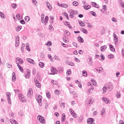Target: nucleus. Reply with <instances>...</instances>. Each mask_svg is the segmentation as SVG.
<instances>
[{"label":"nucleus","instance_id":"f257e3e1","mask_svg":"<svg viewBox=\"0 0 124 124\" xmlns=\"http://www.w3.org/2000/svg\"><path fill=\"white\" fill-rule=\"evenodd\" d=\"M113 37L115 45H118V42H119V38L115 32H113Z\"/></svg>","mask_w":124,"mask_h":124},{"label":"nucleus","instance_id":"f03ea898","mask_svg":"<svg viewBox=\"0 0 124 124\" xmlns=\"http://www.w3.org/2000/svg\"><path fill=\"white\" fill-rule=\"evenodd\" d=\"M37 119L41 124H45V120L44 119V117H42L41 115H38Z\"/></svg>","mask_w":124,"mask_h":124},{"label":"nucleus","instance_id":"7ed1b4c3","mask_svg":"<svg viewBox=\"0 0 124 124\" xmlns=\"http://www.w3.org/2000/svg\"><path fill=\"white\" fill-rule=\"evenodd\" d=\"M37 119L41 124H45V120L44 119V117H42L41 115H38Z\"/></svg>","mask_w":124,"mask_h":124},{"label":"nucleus","instance_id":"20e7f679","mask_svg":"<svg viewBox=\"0 0 124 124\" xmlns=\"http://www.w3.org/2000/svg\"><path fill=\"white\" fill-rule=\"evenodd\" d=\"M20 44V38L19 36L17 35L16 36V47H18Z\"/></svg>","mask_w":124,"mask_h":124},{"label":"nucleus","instance_id":"39448f33","mask_svg":"<svg viewBox=\"0 0 124 124\" xmlns=\"http://www.w3.org/2000/svg\"><path fill=\"white\" fill-rule=\"evenodd\" d=\"M18 97L20 101L22 102H26V99H25V96L22 94H19L18 95Z\"/></svg>","mask_w":124,"mask_h":124},{"label":"nucleus","instance_id":"423d86ee","mask_svg":"<svg viewBox=\"0 0 124 124\" xmlns=\"http://www.w3.org/2000/svg\"><path fill=\"white\" fill-rule=\"evenodd\" d=\"M33 93V92H32V89L30 88L28 90V93H27V97H31V95Z\"/></svg>","mask_w":124,"mask_h":124},{"label":"nucleus","instance_id":"0eeeda50","mask_svg":"<svg viewBox=\"0 0 124 124\" xmlns=\"http://www.w3.org/2000/svg\"><path fill=\"white\" fill-rule=\"evenodd\" d=\"M27 71V73L25 76V78H26V79H29V78H30V77H31V70H30V69H27L26 70Z\"/></svg>","mask_w":124,"mask_h":124},{"label":"nucleus","instance_id":"6e6552de","mask_svg":"<svg viewBox=\"0 0 124 124\" xmlns=\"http://www.w3.org/2000/svg\"><path fill=\"white\" fill-rule=\"evenodd\" d=\"M69 111L73 118H77V114L74 112L73 109L70 108Z\"/></svg>","mask_w":124,"mask_h":124},{"label":"nucleus","instance_id":"1a4fd4ad","mask_svg":"<svg viewBox=\"0 0 124 124\" xmlns=\"http://www.w3.org/2000/svg\"><path fill=\"white\" fill-rule=\"evenodd\" d=\"M113 84H112V83H108L107 88L108 89V92H111V91H112V90H113Z\"/></svg>","mask_w":124,"mask_h":124},{"label":"nucleus","instance_id":"9d476101","mask_svg":"<svg viewBox=\"0 0 124 124\" xmlns=\"http://www.w3.org/2000/svg\"><path fill=\"white\" fill-rule=\"evenodd\" d=\"M86 103L87 105H90V104H93V100L91 98H88L86 100Z\"/></svg>","mask_w":124,"mask_h":124},{"label":"nucleus","instance_id":"9b49d317","mask_svg":"<svg viewBox=\"0 0 124 124\" xmlns=\"http://www.w3.org/2000/svg\"><path fill=\"white\" fill-rule=\"evenodd\" d=\"M16 60H17L16 62H19V64H23L24 63V60H23V59L19 57L16 58Z\"/></svg>","mask_w":124,"mask_h":124},{"label":"nucleus","instance_id":"f8f14e48","mask_svg":"<svg viewBox=\"0 0 124 124\" xmlns=\"http://www.w3.org/2000/svg\"><path fill=\"white\" fill-rule=\"evenodd\" d=\"M36 99L37 102H42V96L41 95H38L36 97Z\"/></svg>","mask_w":124,"mask_h":124},{"label":"nucleus","instance_id":"ddd939ff","mask_svg":"<svg viewBox=\"0 0 124 124\" xmlns=\"http://www.w3.org/2000/svg\"><path fill=\"white\" fill-rule=\"evenodd\" d=\"M94 122V119L92 118H90L87 119V124H93Z\"/></svg>","mask_w":124,"mask_h":124},{"label":"nucleus","instance_id":"4468645a","mask_svg":"<svg viewBox=\"0 0 124 124\" xmlns=\"http://www.w3.org/2000/svg\"><path fill=\"white\" fill-rule=\"evenodd\" d=\"M16 63L17 64V66L19 68L20 71H21V72H23L24 71V69H23L22 66L19 64V62H18V61H16Z\"/></svg>","mask_w":124,"mask_h":124},{"label":"nucleus","instance_id":"2eb2a0df","mask_svg":"<svg viewBox=\"0 0 124 124\" xmlns=\"http://www.w3.org/2000/svg\"><path fill=\"white\" fill-rule=\"evenodd\" d=\"M46 4L49 10H52V8H53V7L51 6V4H50V2L46 1Z\"/></svg>","mask_w":124,"mask_h":124},{"label":"nucleus","instance_id":"dca6fc26","mask_svg":"<svg viewBox=\"0 0 124 124\" xmlns=\"http://www.w3.org/2000/svg\"><path fill=\"white\" fill-rule=\"evenodd\" d=\"M69 13L70 14H72V15H75V14H77V10H73L72 9H70L69 11Z\"/></svg>","mask_w":124,"mask_h":124},{"label":"nucleus","instance_id":"f3484780","mask_svg":"<svg viewBox=\"0 0 124 124\" xmlns=\"http://www.w3.org/2000/svg\"><path fill=\"white\" fill-rule=\"evenodd\" d=\"M87 61L88 62L89 65H90V66H92V65H93V58H92L91 57H89L88 58Z\"/></svg>","mask_w":124,"mask_h":124},{"label":"nucleus","instance_id":"a211bd4d","mask_svg":"<svg viewBox=\"0 0 124 124\" xmlns=\"http://www.w3.org/2000/svg\"><path fill=\"white\" fill-rule=\"evenodd\" d=\"M27 62H30V63H32V64H35V62H34V61H33V60L31 58H27Z\"/></svg>","mask_w":124,"mask_h":124},{"label":"nucleus","instance_id":"6ab92c4d","mask_svg":"<svg viewBox=\"0 0 124 124\" xmlns=\"http://www.w3.org/2000/svg\"><path fill=\"white\" fill-rule=\"evenodd\" d=\"M78 42H80V43H84V39L83 38H82V37L78 36Z\"/></svg>","mask_w":124,"mask_h":124},{"label":"nucleus","instance_id":"aec40b11","mask_svg":"<svg viewBox=\"0 0 124 124\" xmlns=\"http://www.w3.org/2000/svg\"><path fill=\"white\" fill-rule=\"evenodd\" d=\"M106 49H107V46H106V45H105L104 46H101L100 47L101 52H103V51H105V50H106Z\"/></svg>","mask_w":124,"mask_h":124},{"label":"nucleus","instance_id":"412c9836","mask_svg":"<svg viewBox=\"0 0 124 124\" xmlns=\"http://www.w3.org/2000/svg\"><path fill=\"white\" fill-rule=\"evenodd\" d=\"M12 80L13 82H15V81H16V75L14 72L12 73Z\"/></svg>","mask_w":124,"mask_h":124},{"label":"nucleus","instance_id":"4be33fe9","mask_svg":"<svg viewBox=\"0 0 124 124\" xmlns=\"http://www.w3.org/2000/svg\"><path fill=\"white\" fill-rule=\"evenodd\" d=\"M51 72L53 75H55V74H57V73H58V71H57V69L54 68H51Z\"/></svg>","mask_w":124,"mask_h":124},{"label":"nucleus","instance_id":"5701e85b","mask_svg":"<svg viewBox=\"0 0 124 124\" xmlns=\"http://www.w3.org/2000/svg\"><path fill=\"white\" fill-rule=\"evenodd\" d=\"M39 66L41 68H43L44 66H45V64L43 62H39Z\"/></svg>","mask_w":124,"mask_h":124},{"label":"nucleus","instance_id":"b1692460","mask_svg":"<svg viewBox=\"0 0 124 124\" xmlns=\"http://www.w3.org/2000/svg\"><path fill=\"white\" fill-rule=\"evenodd\" d=\"M91 7V5H88V6H87L86 5H83V8H84V9H85V10H89V9H90Z\"/></svg>","mask_w":124,"mask_h":124},{"label":"nucleus","instance_id":"393cba45","mask_svg":"<svg viewBox=\"0 0 124 124\" xmlns=\"http://www.w3.org/2000/svg\"><path fill=\"white\" fill-rule=\"evenodd\" d=\"M109 49L111 52H115V48L114 47V46L112 45H109Z\"/></svg>","mask_w":124,"mask_h":124},{"label":"nucleus","instance_id":"a878e982","mask_svg":"<svg viewBox=\"0 0 124 124\" xmlns=\"http://www.w3.org/2000/svg\"><path fill=\"white\" fill-rule=\"evenodd\" d=\"M95 70H96V71H97L98 73H100L101 71H102V70H103V68L101 67H100L97 69H95Z\"/></svg>","mask_w":124,"mask_h":124},{"label":"nucleus","instance_id":"bb28decb","mask_svg":"<svg viewBox=\"0 0 124 124\" xmlns=\"http://www.w3.org/2000/svg\"><path fill=\"white\" fill-rule=\"evenodd\" d=\"M62 39L65 43H67V37H66V35H63Z\"/></svg>","mask_w":124,"mask_h":124},{"label":"nucleus","instance_id":"cd10ccee","mask_svg":"<svg viewBox=\"0 0 124 124\" xmlns=\"http://www.w3.org/2000/svg\"><path fill=\"white\" fill-rule=\"evenodd\" d=\"M22 29H23V27H22V26H18L16 28V31H21V30H22Z\"/></svg>","mask_w":124,"mask_h":124},{"label":"nucleus","instance_id":"c85d7f7f","mask_svg":"<svg viewBox=\"0 0 124 124\" xmlns=\"http://www.w3.org/2000/svg\"><path fill=\"white\" fill-rule=\"evenodd\" d=\"M58 70L59 73H62V72H63V67L62 66L59 67Z\"/></svg>","mask_w":124,"mask_h":124},{"label":"nucleus","instance_id":"c756f323","mask_svg":"<svg viewBox=\"0 0 124 124\" xmlns=\"http://www.w3.org/2000/svg\"><path fill=\"white\" fill-rule=\"evenodd\" d=\"M102 91H103V93H106V92H107V91H108V89L107 87H104L102 88Z\"/></svg>","mask_w":124,"mask_h":124},{"label":"nucleus","instance_id":"7c9ffc66","mask_svg":"<svg viewBox=\"0 0 124 124\" xmlns=\"http://www.w3.org/2000/svg\"><path fill=\"white\" fill-rule=\"evenodd\" d=\"M81 31L83 32V33H85V34H88V31H87V30L82 28L81 29Z\"/></svg>","mask_w":124,"mask_h":124},{"label":"nucleus","instance_id":"2f4dec72","mask_svg":"<svg viewBox=\"0 0 124 124\" xmlns=\"http://www.w3.org/2000/svg\"><path fill=\"white\" fill-rule=\"evenodd\" d=\"M78 22H79V24L81 27H85V23L83 22V21L81 20L80 21L78 20Z\"/></svg>","mask_w":124,"mask_h":124},{"label":"nucleus","instance_id":"473e14b6","mask_svg":"<svg viewBox=\"0 0 124 124\" xmlns=\"http://www.w3.org/2000/svg\"><path fill=\"white\" fill-rule=\"evenodd\" d=\"M61 6L62 7H63L64 8H67V7H68V5L65 3H63L61 4Z\"/></svg>","mask_w":124,"mask_h":124},{"label":"nucleus","instance_id":"72a5a7b5","mask_svg":"<svg viewBox=\"0 0 124 124\" xmlns=\"http://www.w3.org/2000/svg\"><path fill=\"white\" fill-rule=\"evenodd\" d=\"M10 122L12 124H18V122H17L16 120L14 119H11Z\"/></svg>","mask_w":124,"mask_h":124},{"label":"nucleus","instance_id":"f704fd0d","mask_svg":"<svg viewBox=\"0 0 124 124\" xmlns=\"http://www.w3.org/2000/svg\"><path fill=\"white\" fill-rule=\"evenodd\" d=\"M26 49L27 50V51H28V52H30V51H31V48H30V44H29L28 43L26 44Z\"/></svg>","mask_w":124,"mask_h":124},{"label":"nucleus","instance_id":"c9c22d12","mask_svg":"<svg viewBox=\"0 0 124 124\" xmlns=\"http://www.w3.org/2000/svg\"><path fill=\"white\" fill-rule=\"evenodd\" d=\"M46 96L47 98H51V94L49 92H46Z\"/></svg>","mask_w":124,"mask_h":124},{"label":"nucleus","instance_id":"e433bc0d","mask_svg":"<svg viewBox=\"0 0 124 124\" xmlns=\"http://www.w3.org/2000/svg\"><path fill=\"white\" fill-rule=\"evenodd\" d=\"M103 100L104 101H105V103L107 104H108V103H109V100H108V99L106 98H102Z\"/></svg>","mask_w":124,"mask_h":124},{"label":"nucleus","instance_id":"4c0bfd02","mask_svg":"<svg viewBox=\"0 0 124 124\" xmlns=\"http://www.w3.org/2000/svg\"><path fill=\"white\" fill-rule=\"evenodd\" d=\"M73 4L74 6H78L79 3H78L77 1H74L73 2Z\"/></svg>","mask_w":124,"mask_h":124},{"label":"nucleus","instance_id":"58836bf2","mask_svg":"<svg viewBox=\"0 0 124 124\" xmlns=\"http://www.w3.org/2000/svg\"><path fill=\"white\" fill-rule=\"evenodd\" d=\"M116 96L117 98H121V93L119 92H117Z\"/></svg>","mask_w":124,"mask_h":124},{"label":"nucleus","instance_id":"ea45409f","mask_svg":"<svg viewBox=\"0 0 124 124\" xmlns=\"http://www.w3.org/2000/svg\"><path fill=\"white\" fill-rule=\"evenodd\" d=\"M6 94L7 95V98H10V96H11V93L9 92H7Z\"/></svg>","mask_w":124,"mask_h":124},{"label":"nucleus","instance_id":"a19ab883","mask_svg":"<svg viewBox=\"0 0 124 124\" xmlns=\"http://www.w3.org/2000/svg\"><path fill=\"white\" fill-rule=\"evenodd\" d=\"M82 75H83V76H84L85 77H87V72L86 71H82Z\"/></svg>","mask_w":124,"mask_h":124},{"label":"nucleus","instance_id":"79ce46f5","mask_svg":"<svg viewBox=\"0 0 124 124\" xmlns=\"http://www.w3.org/2000/svg\"><path fill=\"white\" fill-rule=\"evenodd\" d=\"M25 20L26 21V22H29V21H30V16H25Z\"/></svg>","mask_w":124,"mask_h":124},{"label":"nucleus","instance_id":"37998d69","mask_svg":"<svg viewBox=\"0 0 124 124\" xmlns=\"http://www.w3.org/2000/svg\"><path fill=\"white\" fill-rule=\"evenodd\" d=\"M108 59H114V55L113 54L108 55Z\"/></svg>","mask_w":124,"mask_h":124},{"label":"nucleus","instance_id":"c03bdc74","mask_svg":"<svg viewBox=\"0 0 124 124\" xmlns=\"http://www.w3.org/2000/svg\"><path fill=\"white\" fill-rule=\"evenodd\" d=\"M101 114H102V116L103 115V114H105L106 113V111H105V108H103V109L101 110Z\"/></svg>","mask_w":124,"mask_h":124},{"label":"nucleus","instance_id":"a18cd8bd","mask_svg":"<svg viewBox=\"0 0 124 124\" xmlns=\"http://www.w3.org/2000/svg\"><path fill=\"white\" fill-rule=\"evenodd\" d=\"M11 6L13 7V8H17V4H12Z\"/></svg>","mask_w":124,"mask_h":124},{"label":"nucleus","instance_id":"49530a36","mask_svg":"<svg viewBox=\"0 0 124 124\" xmlns=\"http://www.w3.org/2000/svg\"><path fill=\"white\" fill-rule=\"evenodd\" d=\"M90 14H91V15H92L93 16H96V13H95V12L93 11L90 12Z\"/></svg>","mask_w":124,"mask_h":124},{"label":"nucleus","instance_id":"de8ad7c7","mask_svg":"<svg viewBox=\"0 0 124 124\" xmlns=\"http://www.w3.org/2000/svg\"><path fill=\"white\" fill-rule=\"evenodd\" d=\"M0 16L2 19H4V15L1 12H0Z\"/></svg>","mask_w":124,"mask_h":124},{"label":"nucleus","instance_id":"09e8293b","mask_svg":"<svg viewBox=\"0 0 124 124\" xmlns=\"http://www.w3.org/2000/svg\"><path fill=\"white\" fill-rule=\"evenodd\" d=\"M48 58H49V60L51 61H53V57H52V55L51 54H48Z\"/></svg>","mask_w":124,"mask_h":124},{"label":"nucleus","instance_id":"8fccbe9b","mask_svg":"<svg viewBox=\"0 0 124 124\" xmlns=\"http://www.w3.org/2000/svg\"><path fill=\"white\" fill-rule=\"evenodd\" d=\"M67 74H68V75H71V70L69 69L67 71Z\"/></svg>","mask_w":124,"mask_h":124},{"label":"nucleus","instance_id":"3c124183","mask_svg":"<svg viewBox=\"0 0 124 124\" xmlns=\"http://www.w3.org/2000/svg\"><path fill=\"white\" fill-rule=\"evenodd\" d=\"M47 46H52V42L51 41H48L47 44H46Z\"/></svg>","mask_w":124,"mask_h":124},{"label":"nucleus","instance_id":"603ef678","mask_svg":"<svg viewBox=\"0 0 124 124\" xmlns=\"http://www.w3.org/2000/svg\"><path fill=\"white\" fill-rule=\"evenodd\" d=\"M100 57H101V59L102 61H104V60H105V57H104V55L101 54Z\"/></svg>","mask_w":124,"mask_h":124},{"label":"nucleus","instance_id":"864d4df0","mask_svg":"<svg viewBox=\"0 0 124 124\" xmlns=\"http://www.w3.org/2000/svg\"><path fill=\"white\" fill-rule=\"evenodd\" d=\"M20 23H21L22 25H25V20L24 19H21L20 20Z\"/></svg>","mask_w":124,"mask_h":124},{"label":"nucleus","instance_id":"5fc2aeb1","mask_svg":"<svg viewBox=\"0 0 124 124\" xmlns=\"http://www.w3.org/2000/svg\"><path fill=\"white\" fill-rule=\"evenodd\" d=\"M93 25H92L90 23H88V26H87V28H88L89 29H90V28H93Z\"/></svg>","mask_w":124,"mask_h":124},{"label":"nucleus","instance_id":"6e6d98bb","mask_svg":"<svg viewBox=\"0 0 124 124\" xmlns=\"http://www.w3.org/2000/svg\"><path fill=\"white\" fill-rule=\"evenodd\" d=\"M51 83L53 84V85H57V81L56 80H52Z\"/></svg>","mask_w":124,"mask_h":124},{"label":"nucleus","instance_id":"4d7b16f0","mask_svg":"<svg viewBox=\"0 0 124 124\" xmlns=\"http://www.w3.org/2000/svg\"><path fill=\"white\" fill-rule=\"evenodd\" d=\"M8 102L9 104H11V98H7Z\"/></svg>","mask_w":124,"mask_h":124},{"label":"nucleus","instance_id":"13d9d810","mask_svg":"<svg viewBox=\"0 0 124 124\" xmlns=\"http://www.w3.org/2000/svg\"><path fill=\"white\" fill-rule=\"evenodd\" d=\"M65 120V115L64 114L62 118V122H64Z\"/></svg>","mask_w":124,"mask_h":124},{"label":"nucleus","instance_id":"bf43d9fd","mask_svg":"<svg viewBox=\"0 0 124 124\" xmlns=\"http://www.w3.org/2000/svg\"><path fill=\"white\" fill-rule=\"evenodd\" d=\"M75 60L76 61V62H80V60L76 57L75 58Z\"/></svg>","mask_w":124,"mask_h":124},{"label":"nucleus","instance_id":"052dcab7","mask_svg":"<svg viewBox=\"0 0 124 124\" xmlns=\"http://www.w3.org/2000/svg\"><path fill=\"white\" fill-rule=\"evenodd\" d=\"M36 87H37V88H40L41 85H40V83L38 82L37 84H36Z\"/></svg>","mask_w":124,"mask_h":124},{"label":"nucleus","instance_id":"680f3d73","mask_svg":"<svg viewBox=\"0 0 124 124\" xmlns=\"http://www.w3.org/2000/svg\"><path fill=\"white\" fill-rule=\"evenodd\" d=\"M70 93H71V94H76V92L70 91Z\"/></svg>","mask_w":124,"mask_h":124},{"label":"nucleus","instance_id":"e2e57ef3","mask_svg":"<svg viewBox=\"0 0 124 124\" xmlns=\"http://www.w3.org/2000/svg\"><path fill=\"white\" fill-rule=\"evenodd\" d=\"M54 59L56 60V61H59V57H58L57 56H55L54 57Z\"/></svg>","mask_w":124,"mask_h":124},{"label":"nucleus","instance_id":"0e129e2a","mask_svg":"<svg viewBox=\"0 0 124 124\" xmlns=\"http://www.w3.org/2000/svg\"><path fill=\"white\" fill-rule=\"evenodd\" d=\"M49 20V17H48L47 16H46L45 18V20L44 21H48Z\"/></svg>","mask_w":124,"mask_h":124},{"label":"nucleus","instance_id":"69168bd1","mask_svg":"<svg viewBox=\"0 0 124 124\" xmlns=\"http://www.w3.org/2000/svg\"><path fill=\"white\" fill-rule=\"evenodd\" d=\"M65 26H69V25H70V24L69 23V22L66 21V22H65Z\"/></svg>","mask_w":124,"mask_h":124},{"label":"nucleus","instance_id":"338daca9","mask_svg":"<svg viewBox=\"0 0 124 124\" xmlns=\"http://www.w3.org/2000/svg\"><path fill=\"white\" fill-rule=\"evenodd\" d=\"M122 7H123V8H124V2H121L120 3Z\"/></svg>","mask_w":124,"mask_h":124},{"label":"nucleus","instance_id":"774afa93","mask_svg":"<svg viewBox=\"0 0 124 124\" xmlns=\"http://www.w3.org/2000/svg\"><path fill=\"white\" fill-rule=\"evenodd\" d=\"M103 9L104 10H106V5H103Z\"/></svg>","mask_w":124,"mask_h":124}]
</instances>
